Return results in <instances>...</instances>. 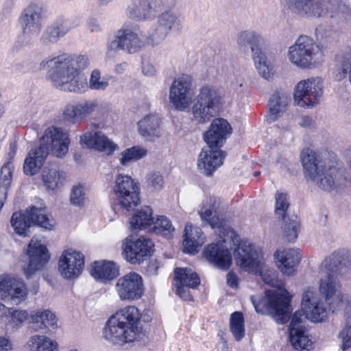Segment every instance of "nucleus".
Returning a JSON list of instances; mask_svg holds the SVG:
<instances>
[{
  "label": "nucleus",
  "mask_w": 351,
  "mask_h": 351,
  "mask_svg": "<svg viewBox=\"0 0 351 351\" xmlns=\"http://www.w3.org/2000/svg\"><path fill=\"white\" fill-rule=\"evenodd\" d=\"M258 274L263 281L272 289L265 292V295L260 300L254 295L251 296V301L258 313H269L276 322H285L289 316V304L291 302V296L283 287L282 282L276 278L274 269H268L263 264L259 271H252Z\"/></svg>",
  "instance_id": "3"
},
{
  "label": "nucleus",
  "mask_w": 351,
  "mask_h": 351,
  "mask_svg": "<svg viewBox=\"0 0 351 351\" xmlns=\"http://www.w3.org/2000/svg\"><path fill=\"white\" fill-rule=\"evenodd\" d=\"M12 348L10 340L5 337H0V351H10Z\"/></svg>",
  "instance_id": "63"
},
{
  "label": "nucleus",
  "mask_w": 351,
  "mask_h": 351,
  "mask_svg": "<svg viewBox=\"0 0 351 351\" xmlns=\"http://www.w3.org/2000/svg\"><path fill=\"white\" fill-rule=\"evenodd\" d=\"M291 101L289 95L283 91H276L269 100V112L267 121L271 123L282 117Z\"/></svg>",
  "instance_id": "34"
},
{
  "label": "nucleus",
  "mask_w": 351,
  "mask_h": 351,
  "mask_svg": "<svg viewBox=\"0 0 351 351\" xmlns=\"http://www.w3.org/2000/svg\"><path fill=\"white\" fill-rule=\"evenodd\" d=\"M44 6L40 1H32L23 10L20 16L22 29L21 44L28 45L38 36L43 29Z\"/></svg>",
  "instance_id": "9"
},
{
  "label": "nucleus",
  "mask_w": 351,
  "mask_h": 351,
  "mask_svg": "<svg viewBox=\"0 0 351 351\" xmlns=\"http://www.w3.org/2000/svg\"><path fill=\"white\" fill-rule=\"evenodd\" d=\"M339 337L341 339L343 351L351 348V330H341Z\"/></svg>",
  "instance_id": "59"
},
{
  "label": "nucleus",
  "mask_w": 351,
  "mask_h": 351,
  "mask_svg": "<svg viewBox=\"0 0 351 351\" xmlns=\"http://www.w3.org/2000/svg\"><path fill=\"white\" fill-rule=\"evenodd\" d=\"M182 26L180 16L172 10H166L158 17L157 26L153 35L157 41L162 40L172 29H179Z\"/></svg>",
  "instance_id": "32"
},
{
  "label": "nucleus",
  "mask_w": 351,
  "mask_h": 351,
  "mask_svg": "<svg viewBox=\"0 0 351 351\" xmlns=\"http://www.w3.org/2000/svg\"><path fill=\"white\" fill-rule=\"evenodd\" d=\"M11 317L12 322L18 324H22L25 322L28 318V313L25 310H14L11 308V313L9 315Z\"/></svg>",
  "instance_id": "57"
},
{
  "label": "nucleus",
  "mask_w": 351,
  "mask_h": 351,
  "mask_svg": "<svg viewBox=\"0 0 351 351\" xmlns=\"http://www.w3.org/2000/svg\"><path fill=\"white\" fill-rule=\"evenodd\" d=\"M80 141L88 147L94 148L111 155L118 149V145L101 131L86 132L80 136Z\"/></svg>",
  "instance_id": "31"
},
{
  "label": "nucleus",
  "mask_w": 351,
  "mask_h": 351,
  "mask_svg": "<svg viewBox=\"0 0 351 351\" xmlns=\"http://www.w3.org/2000/svg\"><path fill=\"white\" fill-rule=\"evenodd\" d=\"M112 189L118 204L127 210L133 209L139 204L140 188L130 176H117Z\"/></svg>",
  "instance_id": "11"
},
{
  "label": "nucleus",
  "mask_w": 351,
  "mask_h": 351,
  "mask_svg": "<svg viewBox=\"0 0 351 351\" xmlns=\"http://www.w3.org/2000/svg\"><path fill=\"white\" fill-rule=\"evenodd\" d=\"M276 265L279 270L288 276H293L301 261V254L298 249H283L275 253Z\"/></svg>",
  "instance_id": "29"
},
{
  "label": "nucleus",
  "mask_w": 351,
  "mask_h": 351,
  "mask_svg": "<svg viewBox=\"0 0 351 351\" xmlns=\"http://www.w3.org/2000/svg\"><path fill=\"white\" fill-rule=\"evenodd\" d=\"M282 219L285 236L289 241H294L298 237L299 222L296 219H291L287 217H282Z\"/></svg>",
  "instance_id": "49"
},
{
  "label": "nucleus",
  "mask_w": 351,
  "mask_h": 351,
  "mask_svg": "<svg viewBox=\"0 0 351 351\" xmlns=\"http://www.w3.org/2000/svg\"><path fill=\"white\" fill-rule=\"evenodd\" d=\"M86 199L84 188L82 185L75 186L71 191V202L76 206H82Z\"/></svg>",
  "instance_id": "55"
},
{
  "label": "nucleus",
  "mask_w": 351,
  "mask_h": 351,
  "mask_svg": "<svg viewBox=\"0 0 351 351\" xmlns=\"http://www.w3.org/2000/svg\"><path fill=\"white\" fill-rule=\"evenodd\" d=\"M183 252L195 254L205 242V237L201 228L187 224L184 229Z\"/></svg>",
  "instance_id": "35"
},
{
  "label": "nucleus",
  "mask_w": 351,
  "mask_h": 351,
  "mask_svg": "<svg viewBox=\"0 0 351 351\" xmlns=\"http://www.w3.org/2000/svg\"><path fill=\"white\" fill-rule=\"evenodd\" d=\"M221 104V98L214 88H202L192 108L194 120L199 123H207L217 115Z\"/></svg>",
  "instance_id": "8"
},
{
  "label": "nucleus",
  "mask_w": 351,
  "mask_h": 351,
  "mask_svg": "<svg viewBox=\"0 0 351 351\" xmlns=\"http://www.w3.org/2000/svg\"><path fill=\"white\" fill-rule=\"evenodd\" d=\"M154 217L152 209L148 206H144L137 210L131 217L130 223V228L133 230H150Z\"/></svg>",
  "instance_id": "38"
},
{
  "label": "nucleus",
  "mask_w": 351,
  "mask_h": 351,
  "mask_svg": "<svg viewBox=\"0 0 351 351\" xmlns=\"http://www.w3.org/2000/svg\"><path fill=\"white\" fill-rule=\"evenodd\" d=\"M145 44L144 36L140 31L122 28L108 42L106 53L109 57L117 53L119 51L134 53L141 50Z\"/></svg>",
  "instance_id": "10"
},
{
  "label": "nucleus",
  "mask_w": 351,
  "mask_h": 351,
  "mask_svg": "<svg viewBox=\"0 0 351 351\" xmlns=\"http://www.w3.org/2000/svg\"><path fill=\"white\" fill-rule=\"evenodd\" d=\"M88 29L93 33H98L101 31V26L99 21L95 18H90L88 22Z\"/></svg>",
  "instance_id": "60"
},
{
  "label": "nucleus",
  "mask_w": 351,
  "mask_h": 351,
  "mask_svg": "<svg viewBox=\"0 0 351 351\" xmlns=\"http://www.w3.org/2000/svg\"><path fill=\"white\" fill-rule=\"evenodd\" d=\"M29 262L23 266L26 278H30L44 269L50 258L47 247L40 241L32 239L27 250Z\"/></svg>",
  "instance_id": "19"
},
{
  "label": "nucleus",
  "mask_w": 351,
  "mask_h": 351,
  "mask_svg": "<svg viewBox=\"0 0 351 351\" xmlns=\"http://www.w3.org/2000/svg\"><path fill=\"white\" fill-rule=\"evenodd\" d=\"M147 154V150L138 146L126 149L122 152L119 156V162L123 166L128 165L130 162L138 160Z\"/></svg>",
  "instance_id": "46"
},
{
  "label": "nucleus",
  "mask_w": 351,
  "mask_h": 351,
  "mask_svg": "<svg viewBox=\"0 0 351 351\" xmlns=\"http://www.w3.org/2000/svg\"><path fill=\"white\" fill-rule=\"evenodd\" d=\"M301 308L308 320L313 322H322L327 317L326 307L313 287H308L304 289Z\"/></svg>",
  "instance_id": "20"
},
{
  "label": "nucleus",
  "mask_w": 351,
  "mask_h": 351,
  "mask_svg": "<svg viewBox=\"0 0 351 351\" xmlns=\"http://www.w3.org/2000/svg\"><path fill=\"white\" fill-rule=\"evenodd\" d=\"M306 332L307 330H289V341L294 349H311L313 342Z\"/></svg>",
  "instance_id": "44"
},
{
  "label": "nucleus",
  "mask_w": 351,
  "mask_h": 351,
  "mask_svg": "<svg viewBox=\"0 0 351 351\" xmlns=\"http://www.w3.org/2000/svg\"><path fill=\"white\" fill-rule=\"evenodd\" d=\"M131 2L125 10V14L137 22L152 19L162 5V0H131Z\"/></svg>",
  "instance_id": "23"
},
{
  "label": "nucleus",
  "mask_w": 351,
  "mask_h": 351,
  "mask_svg": "<svg viewBox=\"0 0 351 351\" xmlns=\"http://www.w3.org/2000/svg\"><path fill=\"white\" fill-rule=\"evenodd\" d=\"M262 252L248 241H242L235 251V262L242 269L257 271L263 264Z\"/></svg>",
  "instance_id": "18"
},
{
  "label": "nucleus",
  "mask_w": 351,
  "mask_h": 351,
  "mask_svg": "<svg viewBox=\"0 0 351 351\" xmlns=\"http://www.w3.org/2000/svg\"><path fill=\"white\" fill-rule=\"evenodd\" d=\"M147 187L153 191H158L163 188L164 180L162 175L158 172L149 173L147 177Z\"/></svg>",
  "instance_id": "54"
},
{
  "label": "nucleus",
  "mask_w": 351,
  "mask_h": 351,
  "mask_svg": "<svg viewBox=\"0 0 351 351\" xmlns=\"http://www.w3.org/2000/svg\"><path fill=\"white\" fill-rule=\"evenodd\" d=\"M227 284L229 287L232 288H237L238 285V278L237 275L232 272L230 271L226 275Z\"/></svg>",
  "instance_id": "61"
},
{
  "label": "nucleus",
  "mask_w": 351,
  "mask_h": 351,
  "mask_svg": "<svg viewBox=\"0 0 351 351\" xmlns=\"http://www.w3.org/2000/svg\"><path fill=\"white\" fill-rule=\"evenodd\" d=\"M31 322L40 323L43 328H57V318L49 310L32 311L29 315Z\"/></svg>",
  "instance_id": "45"
},
{
  "label": "nucleus",
  "mask_w": 351,
  "mask_h": 351,
  "mask_svg": "<svg viewBox=\"0 0 351 351\" xmlns=\"http://www.w3.org/2000/svg\"><path fill=\"white\" fill-rule=\"evenodd\" d=\"M160 123V119L156 114L145 116L138 122L140 134L147 138L159 136Z\"/></svg>",
  "instance_id": "41"
},
{
  "label": "nucleus",
  "mask_w": 351,
  "mask_h": 351,
  "mask_svg": "<svg viewBox=\"0 0 351 351\" xmlns=\"http://www.w3.org/2000/svg\"><path fill=\"white\" fill-rule=\"evenodd\" d=\"M225 239L217 243L209 244L204 250V254L206 260L215 267L226 270L232 264V256Z\"/></svg>",
  "instance_id": "26"
},
{
  "label": "nucleus",
  "mask_w": 351,
  "mask_h": 351,
  "mask_svg": "<svg viewBox=\"0 0 351 351\" xmlns=\"http://www.w3.org/2000/svg\"><path fill=\"white\" fill-rule=\"evenodd\" d=\"M289 206L287 195L277 193L276 194V214L279 218L287 217L286 213Z\"/></svg>",
  "instance_id": "52"
},
{
  "label": "nucleus",
  "mask_w": 351,
  "mask_h": 351,
  "mask_svg": "<svg viewBox=\"0 0 351 351\" xmlns=\"http://www.w3.org/2000/svg\"><path fill=\"white\" fill-rule=\"evenodd\" d=\"M98 109V102L95 100H82L66 105L63 110V118L73 123H79L92 115Z\"/></svg>",
  "instance_id": "24"
},
{
  "label": "nucleus",
  "mask_w": 351,
  "mask_h": 351,
  "mask_svg": "<svg viewBox=\"0 0 351 351\" xmlns=\"http://www.w3.org/2000/svg\"><path fill=\"white\" fill-rule=\"evenodd\" d=\"M326 258L322 264V273L319 280V291L326 302L331 305L335 301L344 302L345 298L341 293V285L338 280L340 271L337 267H328Z\"/></svg>",
  "instance_id": "12"
},
{
  "label": "nucleus",
  "mask_w": 351,
  "mask_h": 351,
  "mask_svg": "<svg viewBox=\"0 0 351 351\" xmlns=\"http://www.w3.org/2000/svg\"><path fill=\"white\" fill-rule=\"evenodd\" d=\"M192 78L189 75H182L172 82L169 88V99L178 110L185 111L190 107L193 99Z\"/></svg>",
  "instance_id": "14"
},
{
  "label": "nucleus",
  "mask_w": 351,
  "mask_h": 351,
  "mask_svg": "<svg viewBox=\"0 0 351 351\" xmlns=\"http://www.w3.org/2000/svg\"><path fill=\"white\" fill-rule=\"evenodd\" d=\"M90 274L97 280L106 282L119 275V267L113 261H96L90 269Z\"/></svg>",
  "instance_id": "37"
},
{
  "label": "nucleus",
  "mask_w": 351,
  "mask_h": 351,
  "mask_svg": "<svg viewBox=\"0 0 351 351\" xmlns=\"http://www.w3.org/2000/svg\"><path fill=\"white\" fill-rule=\"evenodd\" d=\"M44 186L49 191H55L61 187L66 180V173L56 165L44 167L41 173Z\"/></svg>",
  "instance_id": "36"
},
{
  "label": "nucleus",
  "mask_w": 351,
  "mask_h": 351,
  "mask_svg": "<svg viewBox=\"0 0 351 351\" xmlns=\"http://www.w3.org/2000/svg\"><path fill=\"white\" fill-rule=\"evenodd\" d=\"M263 37L253 30H245L239 32L237 36V44L241 49L250 47L252 57L261 51L259 45L263 43Z\"/></svg>",
  "instance_id": "39"
},
{
  "label": "nucleus",
  "mask_w": 351,
  "mask_h": 351,
  "mask_svg": "<svg viewBox=\"0 0 351 351\" xmlns=\"http://www.w3.org/2000/svg\"><path fill=\"white\" fill-rule=\"evenodd\" d=\"M89 60L86 56H73L63 54L58 57L43 60L42 68L51 66L49 77L53 86L66 92L85 93L88 88L92 90H104L108 80L101 76L100 70L95 69L90 73L88 82L82 70L88 67Z\"/></svg>",
  "instance_id": "1"
},
{
  "label": "nucleus",
  "mask_w": 351,
  "mask_h": 351,
  "mask_svg": "<svg viewBox=\"0 0 351 351\" xmlns=\"http://www.w3.org/2000/svg\"><path fill=\"white\" fill-rule=\"evenodd\" d=\"M80 19H75L71 20L66 19L63 17L58 18L56 22L53 24V26L58 29L59 32L64 36L66 35L71 28L75 27L80 25Z\"/></svg>",
  "instance_id": "51"
},
{
  "label": "nucleus",
  "mask_w": 351,
  "mask_h": 351,
  "mask_svg": "<svg viewBox=\"0 0 351 351\" xmlns=\"http://www.w3.org/2000/svg\"><path fill=\"white\" fill-rule=\"evenodd\" d=\"M223 155L219 147L208 145L202 149L197 160L198 169L205 175L210 176L223 163Z\"/></svg>",
  "instance_id": "28"
},
{
  "label": "nucleus",
  "mask_w": 351,
  "mask_h": 351,
  "mask_svg": "<svg viewBox=\"0 0 351 351\" xmlns=\"http://www.w3.org/2000/svg\"><path fill=\"white\" fill-rule=\"evenodd\" d=\"M143 72L145 75L152 76L156 73L154 66L149 62H144L143 65Z\"/></svg>",
  "instance_id": "64"
},
{
  "label": "nucleus",
  "mask_w": 351,
  "mask_h": 351,
  "mask_svg": "<svg viewBox=\"0 0 351 351\" xmlns=\"http://www.w3.org/2000/svg\"><path fill=\"white\" fill-rule=\"evenodd\" d=\"M150 330H103V337L114 345L137 342L145 345L150 339Z\"/></svg>",
  "instance_id": "25"
},
{
  "label": "nucleus",
  "mask_w": 351,
  "mask_h": 351,
  "mask_svg": "<svg viewBox=\"0 0 351 351\" xmlns=\"http://www.w3.org/2000/svg\"><path fill=\"white\" fill-rule=\"evenodd\" d=\"M290 303L289 304V306ZM289 316L287 319L282 324L286 323L290 319V324L289 329H304L306 320L308 319L306 317V315L302 311V308L296 311L291 316H290V308L289 307ZM281 324L280 322H279Z\"/></svg>",
  "instance_id": "48"
},
{
  "label": "nucleus",
  "mask_w": 351,
  "mask_h": 351,
  "mask_svg": "<svg viewBox=\"0 0 351 351\" xmlns=\"http://www.w3.org/2000/svg\"><path fill=\"white\" fill-rule=\"evenodd\" d=\"M287 58L291 64L304 69L317 67L324 61L322 47L306 36H300L289 47Z\"/></svg>",
  "instance_id": "5"
},
{
  "label": "nucleus",
  "mask_w": 351,
  "mask_h": 351,
  "mask_svg": "<svg viewBox=\"0 0 351 351\" xmlns=\"http://www.w3.org/2000/svg\"><path fill=\"white\" fill-rule=\"evenodd\" d=\"M344 325L346 329H351V296L347 295L344 302Z\"/></svg>",
  "instance_id": "56"
},
{
  "label": "nucleus",
  "mask_w": 351,
  "mask_h": 351,
  "mask_svg": "<svg viewBox=\"0 0 351 351\" xmlns=\"http://www.w3.org/2000/svg\"><path fill=\"white\" fill-rule=\"evenodd\" d=\"M302 164L308 181L325 191H351V180L346 176L344 169L338 167L337 160L329 154H317L307 149L301 153Z\"/></svg>",
  "instance_id": "2"
},
{
  "label": "nucleus",
  "mask_w": 351,
  "mask_h": 351,
  "mask_svg": "<svg viewBox=\"0 0 351 351\" xmlns=\"http://www.w3.org/2000/svg\"><path fill=\"white\" fill-rule=\"evenodd\" d=\"M149 231L158 234L169 236L174 231L171 221L165 216H159L153 223Z\"/></svg>",
  "instance_id": "47"
},
{
  "label": "nucleus",
  "mask_w": 351,
  "mask_h": 351,
  "mask_svg": "<svg viewBox=\"0 0 351 351\" xmlns=\"http://www.w3.org/2000/svg\"><path fill=\"white\" fill-rule=\"evenodd\" d=\"M28 295V290L24 280L16 276L2 274L0 276V298L20 304Z\"/></svg>",
  "instance_id": "17"
},
{
  "label": "nucleus",
  "mask_w": 351,
  "mask_h": 351,
  "mask_svg": "<svg viewBox=\"0 0 351 351\" xmlns=\"http://www.w3.org/2000/svg\"><path fill=\"white\" fill-rule=\"evenodd\" d=\"M285 6L291 14L308 19H317L326 16L328 10L325 0H283ZM332 11L346 12L349 8L345 0H328Z\"/></svg>",
  "instance_id": "6"
},
{
  "label": "nucleus",
  "mask_w": 351,
  "mask_h": 351,
  "mask_svg": "<svg viewBox=\"0 0 351 351\" xmlns=\"http://www.w3.org/2000/svg\"><path fill=\"white\" fill-rule=\"evenodd\" d=\"M63 37L60 32L53 25L49 26L43 32L41 40L46 44L55 43Z\"/></svg>",
  "instance_id": "53"
},
{
  "label": "nucleus",
  "mask_w": 351,
  "mask_h": 351,
  "mask_svg": "<svg viewBox=\"0 0 351 351\" xmlns=\"http://www.w3.org/2000/svg\"><path fill=\"white\" fill-rule=\"evenodd\" d=\"M10 223L16 233L23 236L27 234L32 223L47 230H53L56 225L55 219L47 213L46 208L34 206L24 212L13 213Z\"/></svg>",
  "instance_id": "7"
},
{
  "label": "nucleus",
  "mask_w": 351,
  "mask_h": 351,
  "mask_svg": "<svg viewBox=\"0 0 351 351\" xmlns=\"http://www.w3.org/2000/svg\"><path fill=\"white\" fill-rule=\"evenodd\" d=\"M231 329H243L244 319L243 316L240 312H234L230 317Z\"/></svg>",
  "instance_id": "58"
},
{
  "label": "nucleus",
  "mask_w": 351,
  "mask_h": 351,
  "mask_svg": "<svg viewBox=\"0 0 351 351\" xmlns=\"http://www.w3.org/2000/svg\"><path fill=\"white\" fill-rule=\"evenodd\" d=\"M328 267H337L341 276L351 271V252L348 251H335L326 258Z\"/></svg>",
  "instance_id": "40"
},
{
  "label": "nucleus",
  "mask_w": 351,
  "mask_h": 351,
  "mask_svg": "<svg viewBox=\"0 0 351 351\" xmlns=\"http://www.w3.org/2000/svg\"><path fill=\"white\" fill-rule=\"evenodd\" d=\"M84 267V256L80 252L70 248L62 252L58 261V270L66 279L78 277Z\"/></svg>",
  "instance_id": "21"
},
{
  "label": "nucleus",
  "mask_w": 351,
  "mask_h": 351,
  "mask_svg": "<svg viewBox=\"0 0 351 351\" xmlns=\"http://www.w3.org/2000/svg\"><path fill=\"white\" fill-rule=\"evenodd\" d=\"M140 319L138 309L134 306H126L110 316L106 323L108 329H133Z\"/></svg>",
  "instance_id": "27"
},
{
  "label": "nucleus",
  "mask_w": 351,
  "mask_h": 351,
  "mask_svg": "<svg viewBox=\"0 0 351 351\" xmlns=\"http://www.w3.org/2000/svg\"><path fill=\"white\" fill-rule=\"evenodd\" d=\"M300 125L303 128H312L315 125L314 120L308 116H302L301 117Z\"/></svg>",
  "instance_id": "62"
},
{
  "label": "nucleus",
  "mask_w": 351,
  "mask_h": 351,
  "mask_svg": "<svg viewBox=\"0 0 351 351\" xmlns=\"http://www.w3.org/2000/svg\"><path fill=\"white\" fill-rule=\"evenodd\" d=\"M220 200L215 197L206 198L198 212L202 221L213 228H220L221 221L219 217Z\"/></svg>",
  "instance_id": "33"
},
{
  "label": "nucleus",
  "mask_w": 351,
  "mask_h": 351,
  "mask_svg": "<svg viewBox=\"0 0 351 351\" xmlns=\"http://www.w3.org/2000/svg\"><path fill=\"white\" fill-rule=\"evenodd\" d=\"M323 95L322 80L313 77L300 81L294 89V101L302 107L317 104Z\"/></svg>",
  "instance_id": "13"
},
{
  "label": "nucleus",
  "mask_w": 351,
  "mask_h": 351,
  "mask_svg": "<svg viewBox=\"0 0 351 351\" xmlns=\"http://www.w3.org/2000/svg\"><path fill=\"white\" fill-rule=\"evenodd\" d=\"M154 243L145 237L138 239L127 237L123 241L122 250L125 258L132 264L141 263L149 257L153 252Z\"/></svg>",
  "instance_id": "16"
},
{
  "label": "nucleus",
  "mask_w": 351,
  "mask_h": 351,
  "mask_svg": "<svg viewBox=\"0 0 351 351\" xmlns=\"http://www.w3.org/2000/svg\"><path fill=\"white\" fill-rule=\"evenodd\" d=\"M71 140L68 132L62 128L50 126L39 138V146L32 149L25 160L23 171L27 176L36 174L44 164L49 152L58 158L64 157Z\"/></svg>",
  "instance_id": "4"
},
{
  "label": "nucleus",
  "mask_w": 351,
  "mask_h": 351,
  "mask_svg": "<svg viewBox=\"0 0 351 351\" xmlns=\"http://www.w3.org/2000/svg\"><path fill=\"white\" fill-rule=\"evenodd\" d=\"M114 289L121 301L128 302L141 298L145 289L142 277L136 272H130L119 278Z\"/></svg>",
  "instance_id": "15"
},
{
  "label": "nucleus",
  "mask_w": 351,
  "mask_h": 351,
  "mask_svg": "<svg viewBox=\"0 0 351 351\" xmlns=\"http://www.w3.org/2000/svg\"><path fill=\"white\" fill-rule=\"evenodd\" d=\"M200 284L195 271L188 267H177L174 270V283L176 293L183 300H193L189 289H195Z\"/></svg>",
  "instance_id": "22"
},
{
  "label": "nucleus",
  "mask_w": 351,
  "mask_h": 351,
  "mask_svg": "<svg viewBox=\"0 0 351 351\" xmlns=\"http://www.w3.org/2000/svg\"><path fill=\"white\" fill-rule=\"evenodd\" d=\"M13 170L14 167L10 162L5 164L1 167L0 175V189L1 190H5L7 191L8 188L10 186L12 180Z\"/></svg>",
  "instance_id": "50"
},
{
  "label": "nucleus",
  "mask_w": 351,
  "mask_h": 351,
  "mask_svg": "<svg viewBox=\"0 0 351 351\" xmlns=\"http://www.w3.org/2000/svg\"><path fill=\"white\" fill-rule=\"evenodd\" d=\"M232 132L230 124L224 119L217 118L213 121L204 139L208 145L220 147Z\"/></svg>",
  "instance_id": "30"
},
{
  "label": "nucleus",
  "mask_w": 351,
  "mask_h": 351,
  "mask_svg": "<svg viewBox=\"0 0 351 351\" xmlns=\"http://www.w3.org/2000/svg\"><path fill=\"white\" fill-rule=\"evenodd\" d=\"M27 346L31 351H58V349L56 341L44 335L31 337Z\"/></svg>",
  "instance_id": "43"
},
{
  "label": "nucleus",
  "mask_w": 351,
  "mask_h": 351,
  "mask_svg": "<svg viewBox=\"0 0 351 351\" xmlns=\"http://www.w3.org/2000/svg\"><path fill=\"white\" fill-rule=\"evenodd\" d=\"M253 60L256 64L258 73L265 80H270L275 74V63L262 51L254 56Z\"/></svg>",
  "instance_id": "42"
}]
</instances>
